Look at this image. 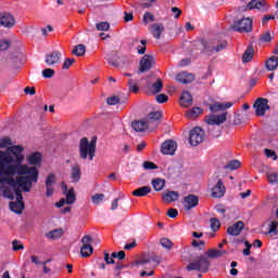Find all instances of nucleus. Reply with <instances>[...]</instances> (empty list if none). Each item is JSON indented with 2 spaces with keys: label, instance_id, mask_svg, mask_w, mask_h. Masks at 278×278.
Wrapping results in <instances>:
<instances>
[{
  "label": "nucleus",
  "instance_id": "nucleus-59",
  "mask_svg": "<svg viewBox=\"0 0 278 278\" xmlns=\"http://www.w3.org/2000/svg\"><path fill=\"white\" fill-rule=\"evenodd\" d=\"M55 181V176L53 174H50L46 180V186L52 187V185Z\"/></svg>",
  "mask_w": 278,
  "mask_h": 278
},
{
  "label": "nucleus",
  "instance_id": "nucleus-57",
  "mask_svg": "<svg viewBox=\"0 0 278 278\" xmlns=\"http://www.w3.org/2000/svg\"><path fill=\"white\" fill-rule=\"evenodd\" d=\"M30 262L35 265H46L47 262H40L39 257L36 255L30 256Z\"/></svg>",
  "mask_w": 278,
  "mask_h": 278
},
{
  "label": "nucleus",
  "instance_id": "nucleus-50",
  "mask_svg": "<svg viewBox=\"0 0 278 278\" xmlns=\"http://www.w3.org/2000/svg\"><path fill=\"white\" fill-rule=\"evenodd\" d=\"M219 227H220V222H219V219L212 218V219H211V228H212L214 231H216V230L219 229Z\"/></svg>",
  "mask_w": 278,
  "mask_h": 278
},
{
  "label": "nucleus",
  "instance_id": "nucleus-2",
  "mask_svg": "<svg viewBox=\"0 0 278 278\" xmlns=\"http://www.w3.org/2000/svg\"><path fill=\"white\" fill-rule=\"evenodd\" d=\"M0 148L7 149L4 151L0 150V153L8 154L12 159L11 166H27V164H22L25 156L23 154L24 148L22 146H12L10 138L0 139Z\"/></svg>",
  "mask_w": 278,
  "mask_h": 278
},
{
  "label": "nucleus",
  "instance_id": "nucleus-43",
  "mask_svg": "<svg viewBox=\"0 0 278 278\" xmlns=\"http://www.w3.org/2000/svg\"><path fill=\"white\" fill-rule=\"evenodd\" d=\"M98 31H108L110 29V23L101 22L96 25Z\"/></svg>",
  "mask_w": 278,
  "mask_h": 278
},
{
  "label": "nucleus",
  "instance_id": "nucleus-60",
  "mask_svg": "<svg viewBox=\"0 0 278 278\" xmlns=\"http://www.w3.org/2000/svg\"><path fill=\"white\" fill-rule=\"evenodd\" d=\"M172 12L174 14V18H179V16H181V10L177 7H173Z\"/></svg>",
  "mask_w": 278,
  "mask_h": 278
},
{
  "label": "nucleus",
  "instance_id": "nucleus-24",
  "mask_svg": "<svg viewBox=\"0 0 278 278\" xmlns=\"http://www.w3.org/2000/svg\"><path fill=\"white\" fill-rule=\"evenodd\" d=\"M132 128L135 131L137 132H143L146 131L147 129L152 130V126L149 125L148 122H143V121H140V122H132Z\"/></svg>",
  "mask_w": 278,
  "mask_h": 278
},
{
  "label": "nucleus",
  "instance_id": "nucleus-44",
  "mask_svg": "<svg viewBox=\"0 0 278 278\" xmlns=\"http://www.w3.org/2000/svg\"><path fill=\"white\" fill-rule=\"evenodd\" d=\"M75 59H66L62 63V70H68L75 64Z\"/></svg>",
  "mask_w": 278,
  "mask_h": 278
},
{
  "label": "nucleus",
  "instance_id": "nucleus-33",
  "mask_svg": "<svg viewBox=\"0 0 278 278\" xmlns=\"http://www.w3.org/2000/svg\"><path fill=\"white\" fill-rule=\"evenodd\" d=\"M278 222L277 220H271L267 225V235L269 236H277L278 235Z\"/></svg>",
  "mask_w": 278,
  "mask_h": 278
},
{
  "label": "nucleus",
  "instance_id": "nucleus-48",
  "mask_svg": "<svg viewBox=\"0 0 278 278\" xmlns=\"http://www.w3.org/2000/svg\"><path fill=\"white\" fill-rule=\"evenodd\" d=\"M159 104H164L168 101V97L165 93L157 94L155 98Z\"/></svg>",
  "mask_w": 278,
  "mask_h": 278
},
{
  "label": "nucleus",
  "instance_id": "nucleus-19",
  "mask_svg": "<svg viewBox=\"0 0 278 278\" xmlns=\"http://www.w3.org/2000/svg\"><path fill=\"white\" fill-rule=\"evenodd\" d=\"M244 228V223L242 220H238L232 226L227 228V233L230 236H240Z\"/></svg>",
  "mask_w": 278,
  "mask_h": 278
},
{
  "label": "nucleus",
  "instance_id": "nucleus-9",
  "mask_svg": "<svg viewBox=\"0 0 278 278\" xmlns=\"http://www.w3.org/2000/svg\"><path fill=\"white\" fill-rule=\"evenodd\" d=\"M91 237L90 236H84L81 239V248H80V255L81 257H89L93 249L91 247Z\"/></svg>",
  "mask_w": 278,
  "mask_h": 278
},
{
  "label": "nucleus",
  "instance_id": "nucleus-39",
  "mask_svg": "<svg viewBox=\"0 0 278 278\" xmlns=\"http://www.w3.org/2000/svg\"><path fill=\"white\" fill-rule=\"evenodd\" d=\"M267 180L270 185H277L278 184V173L277 172H269L267 174Z\"/></svg>",
  "mask_w": 278,
  "mask_h": 278
},
{
  "label": "nucleus",
  "instance_id": "nucleus-64",
  "mask_svg": "<svg viewBox=\"0 0 278 278\" xmlns=\"http://www.w3.org/2000/svg\"><path fill=\"white\" fill-rule=\"evenodd\" d=\"M228 46L227 41H222L220 45L216 48H214L215 52H220L223 49H225Z\"/></svg>",
  "mask_w": 278,
  "mask_h": 278
},
{
  "label": "nucleus",
  "instance_id": "nucleus-12",
  "mask_svg": "<svg viewBox=\"0 0 278 278\" xmlns=\"http://www.w3.org/2000/svg\"><path fill=\"white\" fill-rule=\"evenodd\" d=\"M0 25L12 29V27L16 25V20H14V16L10 13H0Z\"/></svg>",
  "mask_w": 278,
  "mask_h": 278
},
{
  "label": "nucleus",
  "instance_id": "nucleus-3",
  "mask_svg": "<svg viewBox=\"0 0 278 278\" xmlns=\"http://www.w3.org/2000/svg\"><path fill=\"white\" fill-rule=\"evenodd\" d=\"M97 139L92 138L89 141L87 138H83L79 143L80 157L86 160L89 157L90 161L96 156Z\"/></svg>",
  "mask_w": 278,
  "mask_h": 278
},
{
  "label": "nucleus",
  "instance_id": "nucleus-55",
  "mask_svg": "<svg viewBox=\"0 0 278 278\" xmlns=\"http://www.w3.org/2000/svg\"><path fill=\"white\" fill-rule=\"evenodd\" d=\"M266 157L273 159V161L277 160V155L274 150H265Z\"/></svg>",
  "mask_w": 278,
  "mask_h": 278
},
{
  "label": "nucleus",
  "instance_id": "nucleus-15",
  "mask_svg": "<svg viewBox=\"0 0 278 278\" xmlns=\"http://www.w3.org/2000/svg\"><path fill=\"white\" fill-rule=\"evenodd\" d=\"M194 79H195L194 74L189 72H180L176 76V80L182 85L191 84L194 81Z\"/></svg>",
  "mask_w": 278,
  "mask_h": 278
},
{
  "label": "nucleus",
  "instance_id": "nucleus-16",
  "mask_svg": "<svg viewBox=\"0 0 278 278\" xmlns=\"http://www.w3.org/2000/svg\"><path fill=\"white\" fill-rule=\"evenodd\" d=\"M182 205L187 211L192 210L199 205V199L194 194H189L188 197L184 198Z\"/></svg>",
  "mask_w": 278,
  "mask_h": 278
},
{
  "label": "nucleus",
  "instance_id": "nucleus-52",
  "mask_svg": "<svg viewBox=\"0 0 278 278\" xmlns=\"http://www.w3.org/2000/svg\"><path fill=\"white\" fill-rule=\"evenodd\" d=\"M244 245L245 249L243 250V255H251L252 243H250L249 241H244Z\"/></svg>",
  "mask_w": 278,
  "mask_h": 278
},
{
  "label": "nucleus",
  "instance_id": "nucleus-28",
  "mask_svg": "<svg viewBox=\"0 0 278 278\" xmlns=\"http://www.w3.org/2000/svg\"><path fill=\"white\" fill-rule=\"evenodd\" d=\"M227 254H228L227 250H217V249H211L205 252V255L211 258H218V257H222L223 255H227Z\"/></svg>",
  "mask_w": 278,
  "mask_h": 278
},
{
  "label": "nucleus",
  "instance_id": "nucleus-18",
  "mask_svg": "<svg viewBox=\"0 0 278 278\" xmlns=\"http://www.w3.org/2000/svg\"><path fill=\"white\" fill-rule=\"evenodd\" d=\"M163 89V81L161 79H157L153 84H148V96H154L156 93H160Z\"/></svg>",
  "mask_w": 278,
  "mask_h": 278
},
{
  "label": "nucleus",
  "instance_id": "nucleus-35",
  "mask_svg": "<svg viewBox=\"0 0 278 278\" xmlns=\"http://www.w3.org/2000/svg\"><path fill=\"white\" fill-rule=\"evenodd\" d=\"M151 192L150 187H142L132 191L134 197H147Z\"/></svg>",
  "mask_w": 278,
  "mask_h": 278
},
{
  "label": "nucleus",
  "instance_id": "nucleus-37",
  "mask_svg": "<svg viewBox=\"0 0 278 278\" xmlns=\"http://www.w3.org/2000/svg\"><path fill=\"white\" fill-rule=\"evenodd\" d=\"M151 31L154 34V36H162V34H164V25H162V24H152L151 25Z\"/></svg>",
  "mask_w": 278,
  "mask_h": 278
},
{
  "label": "nucleus",
  "instance_id": "nucleus-53",
  "mask_svg": "<svg viewBox=\"0 0 278 278\" xmlns=\"http://www.w3.org/2000/svg\"><path fill=\"white\" fill-rule=\"evenodd\" d=\"M12 247H13V251H21L24 249V245L21 241H13Z\"/></svg>",
  "mask_w": 278,
  "mask_h": 278
},
{
  "label": "nucleus",
  "instance_id": "nucleus-31",
  "mask_svg": "<svg viewBox=\"0 0 278 278\" xmlns=\"http://www.w3.org/2000/svg\"><path fill=\"white\" fill-rule=\"evenodd\" d=\"M64 236V230L62 228L60 229H55V230H50L46 237L49 239V240H56V239H60Z\"/></svg>",
  "mask_w": 278,
  "mask_h": 278
},
{
  "label": "nucleus",
  "instance_id": "nucleus-4",
  "mask_svg": "<svg viewBox=\"0 0 278 278\" xmlns=\"http://www.w3.org/2000/svg\"><path fill=\"white\" fill-rule=\"evenodd\" d=\"M230 29L238 34H250L253 31V20L250 17L239 20L231 25Z\"/></svg>",
  "mask_w": 278,
  "mask_h": 278
},
{
  "label": "nucleus",
  "instance_id": "nucleus-62",
  "mask_svg": "<svg viewBox=\"0 0 278 278\" xmlns=\"http://www.w3.org/2000/svg\"><path fill=\"white\" fill-rule=\"evenodd\" d=\"M215 211H216L217 213L222 214L223 217L225 216L226 210H225V207H224L222 204H217V205L215 206Z\"/></svg>",
  "mask_w": 278,
  "mask_h": 278
},
{
  "label": "nucleus",
  "instance_id": "nucleus-8",
  "mask_svg": "<svg viewBox=\"0 0 278 278\" xmlns=\"http://www.w3.org/2000/svg\"><path fill=\"white\" fill-rule=\"evenodd\" d=\"M62 61V52L59 50H54L46 54L45 62L49 66H56L61 64Z\"/></svg>",
  "mask_w": 278,
  "mask_h": 278
},
{
  "label": "nucleus",
  "instance_id": "nucleus-42",
  "mask_svg": "<svg viewBox=\"0 0 278 278\" xmlns=\"http://www.w3.org/2000/svg\"><path fill=\"white\" fill-rule=\"evenodd\" d=\"M160 244H161V247H163L167 250H172L174 247V243L166 238L161 239Z\"/></svg>",
  "mask_w": 278,
  "mask_h": 278
},
{
  "label": "nucleus",
  "instance_id": "nucleus-23",
  "mask_svg": "<svg viewBox=\"0 0 278 278\" xmlns=\"http://www.w3.org/2000/svg\"><path fill=\"white\" fill-rule=\"evenodd\" d=\"M225 187L222 180H217L216 185L212 188V197L222 198L225 194Z\"/></svg>",
  "mask_w": 278,
  "mask_h": 278
},
{
  "label": "nucleus",
  "instance_id": "nucleus-38",
  "mask_svg": "<svg viewBox=\"0 0 278 278\" xmlns=\"http://www.w3.org/2000/svg\"><path fill=\"white\" fill-rule=\"evenodd\" d=\"M73 54L78 58H83L86 54V47L84 45H78L74 47Z\"/></svg>",
  "mask_w": 278,
  "mask_h": 278
},
{
  "label": "nucleus",
  "instance_id": "nucleus-45",
  "mask_svg": "<svg viewBox=\"0 0 278 278\" xmlns=\"http://www.w3.org/2000/svg\"><path fill=\"white\" fill-rule=\"evenodd\" d=\"M128 87L130 88L131 92H134V93L139 92L138 84L135 80H132V79L128 80Z\"/></svg>",
  "mask_w": 278,
  "mask_h": 278
},
{
  "label": "nucleus",
  "instance_id": "nucleus-47",
  "mask_svg": "<svg viewBox=\"0 0 278 278\" xmlns=\"http://www.w3.org/2000/svg\"><path fill=\"white\" fill-rule=\"evenodd\" d=\"M143 168H144L146 170H152V169H156L157 166H156L155 163H153V162H151V161H146V162L143 163Z\"/></svg>",
  "mask_w": 278,
  "mask_h": 278
},
{
  "label": "nucleus",
  "instance_id": "nucleus-29",
  "mask_svg": "<svg viewBox=\"0 0 278 278\" xmlns=\"http://www.w3.org/2000/svg\"><path fill=\"white\" fill-rule=\"evenodd\" d=\"M71 179L73 182H78L81 179V168L78 165L72 167Z\"/></svg>",
  "mask_w": 278,
  "mask_h": 278
},
{
  "label": "nucleus",
  "instance_id": "nucleus-22",
  "mask_svg": "<svg viewBox=\"0 0 278 278\" xmlns=\"http://www.w3.org/2000/svg\"><path fill=\"white\" fill-rule=\"evenodd\" d=\"M193 103L192 94L189 91H182L180 96V106L181 108H190Z\"/></svg>",
  "mask_w": 278,
  "mask_h": 278
},
{
  "label": "nucleus",
  "instance_id": "nucleus-14",
  "mask_svg": "<svg viewBox=\"0 0 278 278\" xmlns=\"http://www.w3.org/2000/svg\"><path fill=\"white\" fill-rule=\"evenodd\" d=\"M162 118V112L154 111L148 115V124L151 126V130H155L160 126V119Z\"/></svg>",
  "mask_w": 278,
  "mask_h": 278
},
{
  "label": "nucleus",
  "instance_id": "nucleus-30",
  "mask_svg": "<svg viewBox=\"0 0 278 278\" xmlns=\"http://www.w3.org/2000/svg\"><path fill=\"white\" fill-rule=\"evenodd\" d=\"M265 66L268 71L274 72L277 70L278 67V58L277 56H270L269 59H267V61L265 62Z\"/></svg>",
  "mask_w": 278,
  "mask_h": 278
},
{
  "label": "nucleus",
  "instance_id": "nucleus-27",
  "mask_svg": "<svg viewBox=\"0 0 278 278\" xmlns=\"http://www.w3.org/2000/svg\"><path fill=\"white\" fill-rule=\"evenodd\" d=\"M204 111L200 108H192L191 110H188L185 116H187L188 119H195L199 116L203 115Z\"/></svg>",
  "mask_w": 278,
  "mask_h": 278
},
{
  "label": "nucleus",
  "instance_id": "nucleus-25",
  "mask_svg": "<svg viewBox=\"0 0 278 278\" xmlns=\"http://www.w3.org/2000/svg\"><path fill=\"white\" fill-rule=\"evenodd\" d=\"M233 105L232 102H226V103H220V102H216L210 105V110L212 113H217L219 111H224L227 110L229 108H231Z\"/></svg>",
  "mask_w": 278,
  "mask_h": 278
},
{
  "label": "nucleus",
  "instance_id": "nucleus-41",
  "mask_svg": "<svg viewBox=\"0 0 278 278\" xmlns=\"http://www.w3.org/2000/svg\"><path fill=\"white\" fill-rule=\"evenodd\" d=\"M240 166H241L240 161H230L227 163L225 168L230 169V170H236V169L240 168Z\"/></svg>",
  "mask_w": 278,
  "mask_h": 278
},
{
  "label": "nucleus",
  "instance_id": "nucleus-61",
  "mask_svg": "<svg viewBox=\"0 0 278 278\" xmlns=\"http://www.w3.org/2000/svg\"><path fill=\"white\" fill-rule=\"evenodd\" d=\"M112 257H117L118 260H124V257H125V252L124 251H119V252H113L112 253Z\"/></svg>",
  "mask_w": 278,
  "mask_h": 278
},
{
  "label": "nucleus",
  "instance_id": "nucleus-58",
  "mask_svg": "<svg viewBox=\"0 0 278 278\" xmlns=\"http://www.w3.org/2000/svg\"><path fill=\"white\" fill-rule=\"evenodd\" d=\"M191 244H192V247L199 248V249L201 250V249H204V247H205V241H197V240H193Z\"/></svg>",
  "mask_w": 278,
  "mask_h": 278
},
{
  "label": "nucleus",
  "instance_id": "nucleus-51",
  "mask_svg": "<svg viewBox=\"0 0 278 278\" xmlns=\"http://www.w3.org/2000/svg\"><path fill=\"white\" fill-rule=\"evenodd\" d=\"M151 261L149 258H139L137 262H136V265L138 267L140 266H148L150 265Z\"/></svg>",
  "mask_w": 278,
  "mask_h": 278
},
{
  "label": "nucleus",
  "instance_id": "nucleus-56",
  "mask_svg": "<svg viewBox=\"0 0 278 278\" xmlns=\"http://www.w3.org/2000/svg\"><path fill=\"white\" fill-rule=\"evenodd\" d=\"M10 48V42L7 40H0V52Z\"/></svg>",
  "mask_w": 278,
  "mask_h": 278
},
{
  "label": "nucleus",
  "instance_id": "nucleus-63",
  "mask_svg": "<svg viewBox=\"0 0 278 278\" xmlns=\"http://www.w3.org/2000/svg\"><path fill=\"white\" fill-rule=\"evenodd\" d=\"M167 216L172 217V218H175L178 216V211L176 208H169L167 211Z\"/></svg>",
  "mask_w": 278,
  "mask_h": 278
},
{
  "label": "nucleus",
  "instance_id": "nucleus-6",
  "mask_svg": "<svg viewBox=\"0 0 278 278\" xmlns=\"http://www.w3.org/2000/svg\"><path fill=\"white\" fill-rule=\"evenodd\" d=\"M205 131L200 127H195L190 131L189 143L191 147H198L204 141Z\"/></svg>",
  "mask_w": 278,
  "mask_h": 278
},
{
  "label": "nucleus",
  "instance_id": "nucleus-46",
  "mask_svg": "<svg viewBox=\"0 0 278 278\" xmlns=\"http://www.w3.org/2000/svg\"><path fill=\"white\" fill-rule=\"evenodd\" d=\"M55 75V72L52 68H46L41 72V76L45 78H51Z\"/></svg>",
  "mask_w": 278,
  "mask_h": 278
},
{
  "label": "nucleus",
  "instance_id": "nucleus-54",
  "mask_svg": "<svg viewBox=\"0 0 278 278\" xmlns=\"http://www.w3.org/2000/svg\"><path fill=\"white\" fill-rule=\"evenodd\" d=\"M153 14L149 13V12H146L144 15H143V23H153Z\"/></svg>",
  "mask_w": 278,
  "mask_h": 278
},
{
  "label": "nucleus",
  "instance_id": "nucleus-17",
  "mask_svg": "<svg viewBox=\"0 0 278 278\" xmlns=\"http://www.w3.org/2000/svg\"><path fill=\"white\" fill-rule=\"evenodd\" d=\"M227 121V115L226 114H220V115H210L206 117L205 123L211 125V126H218Z\"/></svg>",
  "mask_w": 278,
  "mask_h": 278
},
{
  "label": "nucleus",
  "instance_id": "nucleus-32",
  "mask_svg": "<svg viewBox=\"0 0 278 278\" xmlns=\"http://www.w3.org/2000/svg\"><path fill=\"white\" fill-rule=\"evenodd\" d=\"M253 56H254V49H253L252 46H249L247 48V50L244 51V54L242 56V62L243 63H249V62L252 61Z\"/></svg>",
  "mask_w": 278,
  "mask_h": 278
},
{
  "label": "nucleus",
  "instance_id": "nucleus-21",
  "mask_svg": "<svg viewBox=\"0 0 278 278\" xmlns=\"http://www.w3.org/2000/svg\"><path fill=\"white\" fill-rule=\"evenodd\" d=\"M179 198L178 191H165L162 193V200L164 203L170 204L176 202Z\"/></svg>",
  "mask_w": 278,
  "mask_h": 278
},
{
  "label": "nucleus",
  "instance_id": "nucleus-36",
  "mask_svg": "<svg viewBox=\"0 0 278 278\" xmlns=\"http://www.w3.org/2000/svg\"><path fill=\"white\" fill-rule=\"evenodd\" d=\"M151 185L153 186L155 191H162L165 187V180L161 178H156L151 181Z\"/></svg>",
  "mask_w": 278,
  "mask_h": 278
},
{
  "label": "nucleus",
  "instance_id": "nucleus-7",
  "mask_svg": "<svg viewBox=\"0 0 278 278\" xmlns=\"http://www.w3.org/2000/svg\"><path fill=\"white\" fill-rule=\"evenodd\" d=\"M255 114L256 116H264L268 110H270V105H268V100L264 98H258L254 103Z\"/></svg>",
  "mask_w": 278,
  "mask_h": 278
},
{
  "label": "nucleus",
  "instance_id": "nucleus-10",
  "mask_svg": "<svg viewBox=\"0 0 278 278\" xmlns=\"http://www.w3.org/2000/svg\"><path fill=\"white\" fill-rule=\"evenodd\" d=\"M177 150V143L173 140H167L161 144V153L163 155H175V152Z\"/></svg>",
  "mask_w": 278,
  "mask_h": 278
},
{
  "label": "nucleus",
  "instance_id": "nucleus-40",
  "mask_svg": "<svg viewBox=\"0 0 278 278\" xmlns=\"http://www.w3.org/2000/svg\"><path fill=\"white\" fill-rule=\"evenodd\" d=\"M104 199H105V194H102V193H96L91 197V201L94 205L101 204Z\"/></svg>",
  "mask_w": 278,
  "mask_h": 278
},
{
  "label": "nucleus",
  "instance_id": "nucleus-26",
  "mask_svg": "<svg viewBox=\"0 0 278 278\" xmlns=\"http://www.w3.org/2000/svg\"><path fill=\"white\" fill-rule=\"evenodd\" d=\"M27 162H28L29 165L40 166V164H41V153H39V152L30 153L27 156Z\"/></svg>",
  "mask_w": 278,
  "mask_h": 278
},
{
  "label": "nucleus",
  "instance_id": "nucleus-34",
  "mask_svg": "<svg viewBox=\"0 0 278 278\" xmlns=\"http://www.w3.org/2000/svg\"><path fill=\"white\" fill-rule=\"evenodd\" d=\"M134 46L137 48V52L140 55L146 53L147 41L146 40H137L134 42Z\"/></svg>",
  "mask_w": 278,
  "mask_h": 278
},
{
  "label": "nucleus",
  "instance_id": "nucleus-13",
  "mask_svg": "<svg viewBox=\"0 0 278 278\" xmlns=\"http://www.w3.org/2000/svg\"><path fill=\"white\" fill-rule=\"evenodd\" d=\"M249 10H260L261 12H266L270 8L266 0H252L248 3Z\"/></svg>",
  "mask_w": 278,
  "mask_h": 278
},
{
  "label": "nucleus",
  "instance_id": "nucleus-11",
  "mask_svg": "<svg viewBox=\"0 0 278 278\" xmlns=\"http://www.w3.org/2000/svg\"><path fill=\"white\" fill-rule=\"evenodd\" d=\"M155 61L152 55L146 54L141 61H139V72L146 73L152 68Z\"/></svg>",
  "mask_w": 278,
  "mask_h": 278
},
{
  "label": "nucleus",
  "instance_id": "nucleus-49",
  "mask_svg": "<svg viewBox=\"0 0 278 278\" xmlns=\"http://www.w3.org/2000/svg\"><path fill=\"white\" fill-rule=\"evenodd\" d=\"M106 103H109V105H111V106L117 105L119 103V98L117 96H113V97L106 99Z\"/></svg>",
  "mask_w": 278,
  "mask_h": 278
},
{
  "label": "nucleus",
  "instance_id": "nucleus-5",
  "mask_svg": "<svg viewBox=\"0 0 278 278\" xmlns=\"http://www.w3.org/2000/svg\"><path fill=\"white\" fill-rule=\"evenodd\" d=\"M210 267V261L205 256H200L198 260L191 261L187 267L189 271L206 273Z\"/></svg>",
  "mask_w": 278,
  "mask_h": 278
},
{
  "label": "nucleus",
  "instance_id": "nucleus-1",
  "mask_svg": "<svg viewBox=\"0 0 278 278\" xmlns=\"http://www.w3.org/2000/svg\"><path fill=\"white\" fill-rule=\"evenodd\" d=\"M12 159L8 153L0 152V193L10 202V210L20 215L24 210L22 191L29 192L38 182L39 169L28 165H11Z\"/></svg>",
  "mask_w": 278,
  "mask_h": 278
},
{
  "label": "nucleus",
  "instance_id": "nucleus-20",
  "mask_svg": "<svg viewBox=\"0 0 278 278\" xmlns=\"http://www.w3.org/2000/svg\"><path fill=\"white\" fill-rule=\"evenodd\" d=\"M62 190H63V193L66 195V200H65L66 204L67 205L74 204L76 201L74 189L67 190V186L64 182H62Z\"/></svg>",
  "mask_w": 278,
  "mask_h": 278
}]
</instances>
